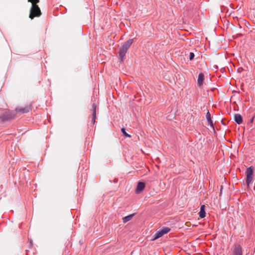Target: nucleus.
Masks as SVG:
<instances>
[{"label":"nucleus","instance_id":"nucleus-1","mask_svg":"<svg viewBox=\"0 0 255 255\" xmlns=\"http://www.w3.org/2000/svg\"><path fill=\"white\" fill-rule=\"evenodd\" d=\"M133 43V39H129L125 42L120 49L119 59L120 62L123 61L126 59V54Z\"/></svg>","mask_w":255,"mask_h":255},{"label":"nucleus","instance_id":"nucleus-2","mask_svg":"<svg viewBox=\"0 0 255 255\" xmlns=\"http://www.w3.org/2000/svg\"><path fill=\"white\" fill-rule=\"evenodd\" d=\"M31 2V7L30 11L29 17L33 19L35 16H38L41 14V11L39 7L37 5V3L39 1H29Z\"/></svg>","mask_w":255,"mask_h":255},{"label":"nucleus","instance_id":"nucleus-3","mask_svg":"<svg viewBox=\"0 0 255 255\" xmlns=\"http://www.w3.org/2000/svg\"><path fill=\"white\" fill-rule=\"evenodd\" d=\"M15 112L14 111H6L0 115V119L2 121H8L15 118Z\"/></svg>","mask_w":255,"mask_h":255},{"label":"nucleus","instance_id":"nucleus-4","mask_svg":"<svg viewBox=\"0 0 255 255\" xmlns=\"http://www.w3.org/2000/svg\"><path fill=\"white\" fill-rule=\"evenodd\" d=\"M246 184L249 186L250 183L253 180V176L254 174V169L252 166L248 167L246 171Z\"/></svg>","mask_w":255,"mask_h":255},{"label":"nucleus","instance_id":"nucleus-5","mask_svg":"<svg viewBox=\"0 0 255 255\" xmlns=\"http://www.w3.org/2000/svg\"><path fill=\"white\" fill-rule=\"evenodd\" d=\"M170 229L168 227H163L161 230L157 232L154 235V238L152 239V241L156 240V239L161 237L164 234L168 233Z\"/></svg>","mask_w":255,"mask_h":255},{"label":"nucleus","instance_id":"nucleus-6","mask_svg":"<svg viewBox=\"0 0 255 255\" xmlns=\"http://www.w3.org/2000/svg\"><path fill=\"white\" fill-rule=\"evenodd\" d=\"M231 250L232 255H243V248L239 244H235Z\"/></svg>","mask_w":255,"mask_h":255},{"label":"nucleus","instance_id":"nucleus-7","mask_svg":"<svg viewBox=\"0 0 255 255\" xmlns=\"http://www.w3.org/2000/svg\"><path fill=\"white\" fill-rule=\"evenodd\" d=\"M145 187V184L144 182L139 181L137 184L136 188L135 189V193L138 194H140L144 189Z\"/></svg>","mask_w":255,"mask_h":255},{"label":"nucleus","instance_id":"nucleus-8","mask_svg":"<svg viewBox=\"0 0 255 255\" xmlns=\"http://www.w3.org/2000/svg\"><path fill=\"white\" fill-rule=\"evenodd\" d=\"M30 110V106H27L24 107H17L15 109V111L21 113H27L29 112Z\"/></svg>","mask_w":255,"mask_h":255},{"label":"nucleus","instance_id":"nucleus-9","mask_svg":"<svg viewBox=\"0 0 255 255\" xmlns=\"http://www.w3.org/2000/svg\"><path fill=\"white\" fill-rule=\"evenodd\" d=\"M204 80V75L202 73H200L198 77L197 85L198 86L201 87L203 85V82Z\"/></svg>","mask_w":255,"mask_h":255},{"label":"nucleus","instance_id":"nucleus-10","mask_svg":"<svg viewBox=\"0 0 255 255\" xmlns=\"http://www.w3.org/2000/svg\"><path fill=\"white\" fill-rule=\"evenodd\" d=\"M234 120L237 124L240 125L243 122V118L240 114H236L234 116Z\"/></svg>","mask_w":255,"mask_h":255},{"label":"nucleus","instance_id":"nucleus-11","mask_svg":"<svg viewBox=\"0 0 255 255\" xmlns=\"http://www.w3.org/2000/svg\"><path fill=\"white\" fill-rule=\"evenodd\" d=\"M206 117L208 122V125L214 128V124L213 121L211 120V114L209 111L206 113Z\"/></svg>","mask_w":255,"mask_h":255},{"label":"nucleus","instance_id":"nucleus-12","mask_svg":"<svg viewBox=\"0 0 255 255\" xmlns=\"http://www.w3.org/2000/svg\"><path fill=\"white\" fill-rule=\"evenodd\" d=\"M205 208V206L204 205H202L200 207V210L199 213V216L201 218H204L206 216Z\"/></svg>","mask_w":255,"mask_h":255},{"label":"nucleus","instance_id":"nucleus-13","mask_svg":"<svg viewBox=\"0 0 255 255\" xmlns=\"http://www.w3.org/2000/svg\"><path fill=\"white\" fill-rule=\"evenodd\" d=\"M134 216V214H130L128 216H127L123 218V222L124 223H126L130 221L133 216Z\"/></svg>","mask_w":255,"mask_h":255},{"label":"nucleus","instance_id":"nucleus-14","mask_svg":"<svg viewBox=\"0 0 255 255\" xmlns=\"http://www.w3.org/2000/svg\"><path fill=\"white\" fill-rule=\"evenodd\" d=\"M96 104L95 103H93L92 105L91 111L92 112V114L96 115Z\"/></svg>","mask_w":255,"mask_h":255},{"label":"nucleus","instance_id":"nucleus-15","mask_svg":"<svg viewBox=\"0 0 255 255\" xmlns=\"http://www.w3.org/2000/svg\"><path fill=\"white\" fill-rule=\"evenodd\" d=\"M121 131L122 133H123L124 135L126 137H130L131 135L130 134H128L126 131V129L124 128H122L121 129Z\"/></svg>","mask_w":255,"mask_h":255},{"label":"nucleus","instance_id":"nucleus-16","mask_svg":"<svg viewBox=\"0 0 255 255\" xmlns=\"http://www.w3.org/2000/svg\"><path fill=\"white\" fill-rule=\"evenodd\" d=\"M195 57L194 53L193 52H190L189 54V59L190 60H192L194 59Z\"/></svg>","mask_w":255,"mask_h":255},{"label":"nucleus","instance_id":"nucleus-17","mask_svg":"<svg viewBox=\"0 0 255 255\" xmlns=\"http://www.w3.org/2000/svg\"><path fill=\"white\" fill-rule=\"evenodd\" d=\"M96 115L92 114V123L94 124L96 122Z\"/></svg>","mask_w":255,"mask_h":255},{"label":"nucleus","instance_id":"nucleus-18","mask_svg":"<svg viewBox=\"0 0 255 255\" xmlns=\"http://www.w3.org/2000/svg\"><path fill=\"white\" fill-rule=\"evenodd\" d=\"M254 118H255V116H253L252 119L250 120V123H253V122H254Z\"/></svg>","mask_w":255,"mask_h":255},{"label":"nucleus","instance_id":"nucleus-19","mask_svg":"<svg viewBox=\"0 0 255 255\" xmlns=\"http://www.w3.org/2000/svg\"><path fill=\"white\" fill-rule=\"evenodd\" d=\"M117 181H118V179H115L114 180V182H117Z\"/></svg>","mask_w":255,"mask_h":255}]
</instances>
